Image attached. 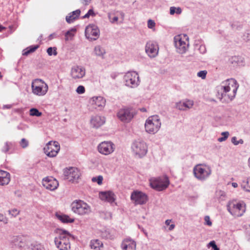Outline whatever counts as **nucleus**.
Instances as JSON below:
<instances>
[{"mask_svg": "<svg viewBox=\"0 0 250 250\" xmlns=\"http://www.w3.org/2000/svg\"><path fill=\"white\" fill-rule=\"evenodd\" d=\"M239 84L234 79L222 82L218 87V97L222 103H228L235 97Z\"/></svg>", "mask_w": 250, "mask_h": 250, "instance_id": "obj_1", "label": "nucleus"}, {"mask_svg": "<svg viewBox=\"0 0 250 250\" xmlns=\"http://www.w3.org/2000/svg\"><path fill=\"white\" fill-rule=\"evenodd\" d=\"M193 172L197 179L201 181H204L210 176L212 170L209 166L204 164H200L194 166Z\"/></svg>", "mask_w": 250, "mask_h": 250, "instance_id": "obj_2", "label": "nucleus"}, {"mask_svg": "<svg viewBox=\"0 0 250 250\" xmlns=\"http://www.w3.org/2000/svg\"><path fill=\"white\" fill-rule=\"evenodd\" d=\"M58 233L59 236L56 237L54 240L56 246L60 250H68L70 248L69 240L70 234L64 230H59Z\"/></svg>", "mask_w": 250, "mask_h": 250, "instance_id": "obj_3", "label": "nucleus"}, {"mask_svg": "<svg viewBox=\"0 0 250 250\" xmlns=\"http://www.w3.org/2000/svg\"><path fill=\"white\" fill-rule=\"evenodd\" d=\"M161 126V122L158 115L149 117L146 120L145 127L146 132L154 134L157 133Z\"/></svg>", "mask_w": 250, "mask_h": 250, "instance_id": "obj_4", "label": "nucleus"}, {"mask_svg": "<svg viewBox=\"0 0 250 250\" xmlns=\"http://www.w3.org/2000/svg\"><path fill=\"white\" fill-rule=\"evenodd\" d=\"M32 93L39 96L45 95L48 90L47 84L42 79H36L34 80L31 83Z\"/></svg>", "mask_w": 250, "mask_h": 250, "instance_id": "obj_5", "label": "nucleus"}, {"mask_svg": "<svg viewBox=\"0 0 250 250\" xmlns=\"http://www.w3.org/2000/svg\"><path fill=\"white\" fill-rule=\"evenodd\" d=\"M72 211L78 215L88 214L91 212L90 207L82 200H76L71 205Z\"/></svg>", "mask_w": 250, "mask_h": 250, "instance_id": "obj_6", "label": "nucleus"}, {"mask_svg": "<svg viewBox=\"0 0 250 250\" xmlns=\"http://www.w3.org/2000/svg\"><path fill=\"white\" fill-rule=\"evenodd\" d=\"M188 39L186 35H178L174 38L175 46L179 53L183 54L187 51L188 46Z\"/></svg>", "mask_w": 250, "mask_h": 250, "instance_id": "obj_7", "label": "nucleus"}, {"mask_svg": "<svg viewBox=\"0 0 250 250\" xmlns=\"http://www.w3.org/2000/svg\"><path fill=\"white\" fill-rule=\"evenodd\" d=\"M227 209L231 215L235 217H240L245 212L243 203L235 201L229 202L227 205Z\"/></svg>", "mask_w": 250, "mask_h": 250, "instance_id": "obj_8", "label": "nucleus"}, {"mask_svg": "<svg viewBox=\"0 0 250 250\" xmlns=\"http://www.w3.org/2000/svg\"><path fill=\"white\" fill-rule=\"evenodd\" d=\"M150 184L152 188L158 191H162L168 186L169 181L167 176L153 178L150 180Z\"/></svg>", "mask_w": 250, "mask_h": 250, "instance_id": "obj_9", "label": "nucleus"}, {"mask_svg": "<svg viewBox=\"0 0 250 250\" xmlns=\"http://www.w3.org/2000/svg\"><path fill=\"white\" fill-rule=\"evenodd\" d=\"M125 84L127 86L136 87L140 83L138 74L135 71H128L124 77Z\"/></svg>", "mask_w": 250, "mask_h": 250, "instance_id": "obj_10", "label": "nucleus"}, {"mask_svg": "<svg viewBox=\"0 0 250 250\" xmlns=\"http://www.w3.org/2000/svg\"><path fill=\"white\" fill-rule=\"evenodd\" d=\"M134 153L140 157L145 156L147 152V146L143 140H138L133 142L131 146Z\"/></svg>", "mask_w": 250, "mask_h": 250, "instance_id": "obj_11", "label": "nucleus"}, {"mask_svg": "<svg viewBox=\"0 0 250 250\" xmlns=\"http://www.w3.org/2000/svg\"><path fill=\"white\" fill-rule=\"evenodd\" d=\"M29 239L22 236H14L11 238L10 244L12 248L20 250H26Z\"/></svg>", "mask_w": 250, "mask_h": 250, "instance_id": "obj_12", "label": "nucleus"}, {"mask_svg": "<svg viewBox=\"0 0 250 250\" xmlns=\"http://www.w3.org/2000/svg\"><path fill=\"white\" fill-rule=\"evenodd\" d=\"M130 199L136 205H144L148 200V197L145 193L138 190H135L132 192Z\"/></svg>", "mask_w": 250, "mask_h": 250, "instance_id": "obj_13", "label": "nucleus"}, {"mask_svg": "<svg viewBox=\"0 0 250 250\" xmlns=\"http://www.w3.org/2000/svg\"><path fill=\"white\" fill-rule=\"evenodd\" d=\"M60 149L59 143L56 141H50L44 148L45 153L50 157H54L58 153Z\"/></svg>", "mask_w": 250, "mask_h": 250, "instance_id": "obj_14", "label": "nucleus"}, {"mask_svg": "<svg viewBox=\"0 0 250 250\" xmlns=\"http://www.w3.org/2000/svg\"><path fill=\"white\" fill-rule=\"evenodd\" d=\"M115 149V146L110 141H104L101 143L98 146V151L105 155L112 153Z\"/></svg>", "mask_w": 250, "mask_h": 250, "instance_id": "obj_15", "label": "nucleus"}, {"mask_svg": "<svg viewBox=\"0 0 250 250\" xmlns=\"http://www.w3.org/2000/svg\"><path fill=\"white\" fill-rule=\"evenodd\" d=\"M85 36L90 40H96L99 37L100 30L97 25L90 24L87 26L85 30Z\"/></svg>", "mask_w": 250, "mask_h": 250, "instance_id": "obj_16", "label": "nucleus"}, {"mask_svg": "<svg viewBox=\"0 0 250 250\" xmlns=\"http://www.w3.org/2000/svg\"><path fill=\"white\" fill-rule=\"evenodd\" d=\"M135 112L131 108H123L119 110L117 114L118 118L123 122H129L134 117Z\"/></svg>", "mask_w": 250, "mask_h": 250, "instance_id": "obj_17", "label": "nucleus"}, {"mask_svg": "<svg viewBox=\"0 0 250 250\" xmlns=\"http://www.w3.org/2000/svg\"><path fill=\"white\" fill-rule=\"evenodd\" d=\"M86 73L84 67L79 65H75L71 68L70 75L74 80H78L83 78Z\"/></svg>", "mask_w": 250, "mask_h": 250, "instance_id": "obj_18", "label": "nucleus"}, {"mask_svg": "<svg viewBox=\"0 0 250 250\" xmlns=\"http://www.w3.org/2000/svg\"><path fill=\"white\" fill-rule=\"evenodd\" d=\"M42 186L46 189L53 191L59 186L58 181L53 177H47L42 180Z\"/></svg>", "mask_w": 250, "mask_h": 250, "instance_id": "obj_19", "label": "nucleus"}, {"mask_svg": "<svg viewBox=\"0 0 250 250\" xmlns=\"http://www.w3.org/2000/svg\"><path fill=\"white\" fill-rule=\"evenodd\" d=\"M64 174L69 181L72 182L77 181L80 176V173L78 168L73 167L66 169Z\"/></svg>", "mask_w": 250, "mask_h": 250, "instance_id": "obj_20", "label": "nucleus"}, {"mask_svg": "<svg viewBox=\"0 0 250 250\" xmlns=\"http://www.w3.org/2000/svg\"><path fill=\"white\" fill-rule=\"evenodd\" d=\"M146 52L150 57H155L158 54V47L156 43L148 42L146 45Z\"/></svg>", "mask_w": 250, "mask_h": 250, "instance_id": "obj_21", "label": "nucleus"}, {"mask_svg": "<svg viewBox=\"0 0 250 250\" xmlns=\"http://www.w3.org/2000/svg\"><path fill=\"white\" fill-rule=\"evenodd\" d=\"M99 197L102 200L107 201L110 204H112L115 201V195L110 191L100 192Z\"/></svg>", "mask_w": 250, "mask_h": 250, "instance_id": "obj_22", "label": "nucleus"}, {"mask_svg": "<svg viewBox=\"0 0 250 250\" xmlns=\"http://www.w3.org/2000/svg\"><path fill=\"white\" fill-rule=\"evenodd\" d=\"M91 103L95 105V108L102 110L105 106V99L102 96H94L91 99Z\"/></svg>", "mask_w": 250, "mask_h": 250, "instance_id": "obj_23", "label": "nucleus"}, {"mask_svg": "<svg viewBox=\"0 0 250 250\" xmlns=\"http://www.w3.org/2000/svg\"><path fill=\"white\" fill-rule=\"evenodd\" d=\"M105 122L104 117L96 115L91 117L90 125L93 127L98 128L103 125Z\"/></svg>", "mask_w": 250, "mask_h": 250, "instance_id": "obj_24", "label": "nucleus"}, {"mask_svg": "<svg viewBox=\"0 0 250 250\" xmlns=\"http://www.w3.org/2000/svg\"><path fill=\"white\" fill-rule=\"evenodd\" d=\"M194 105V101L189 99H186L183 102H180L176 104V107L180 110L185 111L186 109H190Z\"/></svg>", "mask_w": 250, "mask_h": 250, "instance_id": "obj_25", "label": "nucleus"}, {"mask_svg": "<svg viewBox=\"0 0 250 250\" xmlns=\"http://www.w3.org/2000/svg\"><path fill=\"white\" fill-rule=\"evenodd\" d=\"M26 250H44V248L41 244L29 239Z\"/></svg>", "mask_w": 250, "mask_h": 250, "instance_id": "obj_26", "label": "nucleus"}, {"mask_svg": "<svg viewBox=\"0 0 250 250\" xmlns=\"http://www.w3.org/2000/svg\"><path fill=\"white\" fill-rule=\"evenodd\" d=\"M10 182V174L2 170H0V185H7Z\"/></svg>", "mask_w": 250, "mask_h": 250, "instance_id": "obj_27", "label": "nucleus"}, {"mask_svg": "<svg viewBox=\"0 0 250 250\" xmlns=\"http://www.w3.org/2000/svg\"><path fill=\"white\" fill-rule=\"evenodd\" d=\"M136 246V243L130 238H126L123 241L121 247L123 250H127L128 248H132Z\"/></svg>", "mask_w": 250, "mask_h": 250, "instance_id": "obj_28", "label": "nucleus"}, {"mask_svg": "<svg viewBox=\"0 0 250 250\" xmlns=\"http://www.w3.org/2000/svg\"><path fill=\"white\" fill-rule=\"evenodd\" d=\"M81 13L79 9L76 10L69 14L68 16L66 17V21L70 23L73 22L77 18H78Z\"/></svg>", "mask_w": 250, "mask_h": 250, "instance_id": "obj_29", "label": "nucleus"}, {"mask_svg": "<svg viewBox=\"0 0 250 250\" xmlns=\"http://www.w3.org/2000/svg\"><path fill=\"white\" fill-rule=\"evenodd\" d=\"M56 217L63 223H73L74 221V219L70 218L68 215L65 214H56Z\"/></svg>", "mask_w": 250, "mask_h": 250, "instance_id": "obj_30", "label": "nucleus"}, {"mask_svg": "<svg viewBox=\"0 0 250 250\" xmlns=\"http://www.w3.org/2000/svg\"><path fill=\"white\" fill-rule=\"evenodd\" d=\"M94 52L95 55L104 58V56L105 54V49L100 45H97L95 47Z\"/></svg>", "mask_w": 250, "mask_h": 250, "instance_id": "obj_31", "label": "nucleus"}, {"mask_svg": "<svg viewBox=\"0 0 250 250\" xmlns=\"http://www.w3.org/2000/svg\"><path fill=\"white\" fill-rule=\"evenodd\" d=\"M241 186L245 191L250 192V178L244 179L241 183Z\"/></svg>", "mask_w": 250, "mask_h": 250, "instance_id": "obj_32", "label": "nucleus"}, {"mask_svg": "<svg viewBox=\"0 0 250 250\" xmlns=\"http://www.w3.org/2000/svg\"><path fill=\"white\" fill-rule=\"evenodd\" d=\"M90 247L91 249L95 250H100V249L103 246L102 243L99 240H93L91 241Z\"/></svg>", "mask_w": 250, "mask_h": 250, "instance_id": "obj_33", "label": "nucleus"}, {"mask_svg": "<svg viewBox=\"0 0 250 250\" xmlns=\"http://www.w3.org/2000/svg\"><path fill=\"white\" fill-rule=\"evenodd\" d=\"M39 45L30 46L24 49L22 51V55L27 56L30 53L34 52L37 48H38Z\"/></svg>", "mask_w": 250, "mask_h": 250, "instance_id": "obj_34", "label": "nucleus"}, {"mask_svg": "<svg viewBox=\"0 0 250 250\" xmlns=\"http://www.w3.org/2000/svg\"><path fill=\"white\" fill-rule=\"evenodd\" d=\"M170 15H174L175 13H176L177 14H180L182 13V9L180 7H175L174 6H172L170 7Z\"/></svg>", "mask_w": 250, "mask_h": 250, "instance_id": "obj_35", "label": "nucleus"}, {"mask_svg": "<svg viewBox=\"0 0 250 250\" xmlns=\"http://www.w3.org/2000/svg\"><path fill=\"white\" fill-rule=\"evenodd\" d=\"M29 112L30 115L32 116L40 117L42 115V113L38 109L35 108L30 109Z\"/></svg>", "mask_w": 250, "mask_h": 250, "instance_id": "obj_36", "label": "nucleus"}, {"mask_svg": "<svg viewBox=\"0 0 250 250\" xmlns=\"http://www.w3.org/2000/svg\"><path fill=\"white\" fill-rule=\"evenodd\" d=\"M76 30L75 28H72L71 30L67 31L65 33V40H68L69 38H72L74 35V33Z\"/></svg>", "mask_w": 250, "mask_h": 250, "instance_id": "obj_37", "label": "nucleus"}, {"mask_svg": "<svg viewBox=\"0 0 250 250\" xmlns=\"http://www.w3.org/2000/svg\"><path fill=\"white\" fill-rule=\"evenodd\" d=\"M47 53L49 56H52V55L56 56L57 55V52L56 51V48L50 47L47 49Z\"/></svg>", "mask_w": 250, "mask_h": 250, "instance_id": "obj_38", "label": "nucleus"}, {"mask_svg": "<svg viewBox=\"0 0 250 250\" xmlns=\"http://www.w3.org/2000/svg\"><path fill=\"white\" fill-rule=\"evenodd\" d=\"M103 177L101 175H99L97 177H94L92 178V181L93 182H97L98 185H101L102 184Z\"/></svg>", "mask_w": 250, "mask_h": 250, "instance_id": "obj_39", "label": "nucleus"}, {"mask_svg": "<svg viewBox=\"0 0 250 250\" xmlns=\"http://www.w3.org/2000/svg\"><path fill=\"white\" fill-rule=\"evenodd\" d=\"M172 222V220L171 219H167L165 221V225L167 226H169L168 228V230L171 231L174 228H175V224L172 223L170 224Z\"/></svg>", "mask_w": 250, "mask_h": 250, "instance_id": "obj_40", "label": "nucleus"}, {"mask_svg": "<svg viewBox=\"0 0 250 250\" xmlns=\"http://www.w3.org/2000/svg\"><path fill=\"white\" fill-rule=\"evenodd\" d=\"M20 145L23 148H25L28 146V141L24 138H22L20 142Z\"/></svg>", "mask_w": 250, "mask_h": 250, "instance_id": "obj_41", "label": "nucleus"}, {"mask_svg": "<svg viewBox=\"0 0 250 250\" xmlns=\"http://www.w3.org/2000/svg\"><path fill=\"white\" fill-rule=\"evenodd\" d=\"M11 145V144L10 143L6 142L1 149V151L4 153L8 152L10 149Z\"/></svg>", "mask_w": 250, "mask_h": 250, "instance_id": "obj_42", "label": "nucleus"}, {"mask_svg": "<svg viewBox=\"0 0 250 250\" xmlns=\"http://www.w3.org/2000/svg\"><path fill=\"white\" fill-rule=\"evenodd\" d=\"M207 71L206 70L200 71L197 73V76L201 78L202 79H205L206 77Z\"/></svg>", "mask_w": 250, "mask_h": 250, "instance_id": "obj_43", "label": "nucleus"}, {"mask_svg": "<svg viewBox=\"0 0 250 250\" xmlns=\"http://www.w3.org/2000/svg\"><path fill=\"white\" fill-rule=\"evenodd\" d=\"M9 214H11L12 216L16 217L19 214L20 211L16 208L8 210Z\"/></svg>", "mask_w": 250, "mask_h": 250, "instance_id": "obj_44", "label": "nucleus"}, {"mask_svg": "<svg viewBox=\"0 0 250 250\" xmlns=\"http://www.w3.org/2000/svg\"><path fill=\"white\" fill-rule=\"evenodd\" d=\"M76 92L79 94H82L84 93L85 88L83 85H79L76 89Z\"/></svg>", "mask_w": 250, "mask_h": 250, "instance_id": "obj_45", "label": "nucleus"}, {"mask_svg": "<svg viewBox=\"0 0 250 250\" xmlns=\"http://www.w3.org/2000/svg\"><path fill=\"white\" fill-rule=\"evenodd\" d=\"M155 26V23L154 21L152 20H149L147 21V26L149 28L152 29Z\"/></svg>", "mask_w": 250, "mask_h": 250, "instance_id": "obj_46", "label": "nucleus"}, {"mask_svg": "<svg viewBox=\"0 0 250 250\" xmlns=\"http://www.w3.org/2000/svg\"><path fill=\"white\" fill-rule=\"evenodd\" d=\"M205 223V224L207 225L208 226H211L212 225V222L210 220V218L208 216H206L204 218Z\"/></svg>", "mask_w": 250, "mask_h": 250, "instance_id": "obj_47", "label": "nucleus"}, {"mask_svg": "<svg viewBox=\"0 0 250 250\" xmlns=\"http://www.w3.org/2000/svg\"><path fill=\"white\" fill-rule=\"evenodd\" d=\"M8 219L7 217L2 214H0V222H2L6 224L8 223Z\"/></svg>", "mask_w": 250, "mask_h": 250, "instance_id": "obj_48", "label": "nucleus"}, {"mask_svg": "<svg viewBox=\"0 0 250 250\" xmlns=\"http://www.w3.org/2000/svg\"><path fill=\"white\" fill-rule=\"evenodd\" d=\"M94 15V11L92 9H89L87 13L83 17V19L88 18L90 16H93Z\"/></svg>", "mask_w": 250, "mask_h": 250, "instance_id": "obj_49", "label": "nucleus"}, {"mask_svg": "<svg viewBox=\"0 0 250 250\" xmlns=\"http://www.w3.org/2000/svg\"><path fill=\"white\" fill-rule=\"evenodd\" d=\"M199 50L200 52L202 54H204L206 52V48L205 46L204 45H200Z\"/></svg>", "mask_w": 250, "mask_h": 250, "instance_id": "obj_50", "label": "nucleus"}, {"mask_svg": "<svg viewBox=\"0 0 250 250\" xmlns=\"http://www.w3.org/2000/svg\"><path fill=\"white\" fill-rule=\"evenodd\" d=\"M108 17H109L110 22L112 23H114L118 21V18L116 16L114 17L113 18H111V16L109 15Z\"/></svg>", "mask_w": 250, "mask_h": 250, "instance_id": "obj_51", "label": "nucleus"}, {"mask_svg": "<svg viewBox=\"0 0 250 250\" xmlns=\"http://www.w3.org/2000/svg\"><path fill=\"white\" fill-rule=\"evenodd\" d=\"M217 245H216V243L214 241H210L208 244V246H209V247H212V249H213L214 248H215Z\"/></svg>", "mask_w": 250, "mask_h": 250, "instance_id": "obj_52", "label": "nucleus"}, {"mask_svg": "<svg viewBox=\"0 0 250 250\" xmlns=\"http://www.w3.org/2000/svg\"><path fill=\"white\" fill-rule=\"evenodd\" d=\"M138 227L141 229V230L144 233L145 236L147 237L148 233L146 232V231L143 227H141L139 225H138Z\"/></svg>", "mask_w": 250, "mask_h": 250, "instance_id": "obj_53", "label": "nucleus"}, {"mask_svg": "<svg viewBox=\"0 0 250 250\" xmlns=\"http://www.w3.org/2000/svg\"><path fill=\"white\" fill-rule=\"evenodd\" d=\"M237 142H238V141H237V138L236 137H233L231 138V142L234 145H238Z\"/></svg>", "mask_w": 250, "mask_h": 250, "instance_id": "obj_54", "label": "nucleus"}, {"mask_svg": "<svg viewBox=\"0 0 250 250\" xmlns=\"http://www.w3.org/2000/svg\"><path fill=\"white\" fill-rule=\"evenodd\" d=\"M229 134L228 131L223 132L221 133V135H222L223 137L226 136V139L228 138Z\"/></svg>", "mask_w": 250, "mask_h": 250, "instance_id": "obj_55", "label": "nucleus"}, {"mask_svg": "<svg viewBox=\"0 0 250 250\" xmlns=\"http://www.w3.org/2000/svg\"><path fill=\"white\" fill-rule=\"evenodd\" d=\"M91 0H81L82 2L84 5H88Z\"/></svg>", "mask_w": 250, "mask_h": 250, "instance_id": "obj_56", "label": "nucleus"}, {"mask_svg": "<svg viewBox=\"0 0 250 250\" xmlns=\"http://www.w3.org/2000/svg\"><path fill=\"white\" fill-rule=\"evenodd\" d=\"M227 140L226 136L222 137L218 139V141L220 142H224Z\"/></svg>", "mask_w": 250, "mask_h": 250, "instance_id": "obj_57", "label": "nucleus"}, {"mask_svg": "<svg viewBox=\"0 0 250 250\" xmlns=\"http://www.w3.org/2000/svg\"><path fill=\"white\" fill-rule=\"evenodd\" d=\"M218 193L221 196H225V193L223 191H219L218 192Z\"/></svg>", "mask_w": 250, "mask_h": 250, "instance_id": "obj_58", "label": "nucleus"}, {"mask_svg": "<svg viewBox=\"0 0 250 250\" xmlns=\"http://www.w3.org/2000/svg\"><path fill=\"white\" fill-rule=\"evenodd\" d=\"M11 107V105H10V104L4 105L3 106V108L10 109Z\"/></svg>", "mask_w": 250, "mask_h": 250, "instance_id": "obj_59", "label": "nucleus"}, {"mask_svg": "<svg viewBox=\"0 0 250 250\" xmlns=\"http://www.w3.org/2000/svg\"><path fill=\"white\" fill-rule=\"evenodd\" d=\"M231 185L232 186L235 188L238 187V184L236 183H232Z\"/></svg>", "mask_w": 250, "mask_h": 250, "instance_id": "obj_60", "label": "nucleus"}, {"mask_svg": "<svg viewBox=\"0 0 250 250\" xmlns=\"http://www.w3.org/2000/svg\"><path fill=\"white\" fill-rule=\"evenodd\" d=\"M243 143H244V141H243V140L242 139H240L237 142L238 145H239V144H243Z\"/></svg>", "mask_w": 250, "mask_h": 250, "instance_id": "obj_61", "label": "nucleus"}, {"mask_svg": "<svg viewBox=\"0 0 250 250\" xmlns=\"http://www.w3.org/2000/svg\"><path fill=\"white\" fill-rule=\"evenodd\" d=\"M5 29V27L2 26L0 24V32L2 31L3 29Z\"/></svg>", "mask_w": 250, "mask_h": 250, "instance_id": "obj_62", "label": "nucleus"}, {"mask_svg": "<svg viewBox=\"0 0 250 250\" xmlns=\"http://www.w3.org/2000/svg\"><path fill=\"white\" fill-rule=\"evenodd\" d=\"M248 166L250 169V157L248 159Z\"/></svg>", "mask_w": 250, "mask_h": 250, "instance_id": "obj_63", "label": "nucleus"}, {"mask_svg": "<svg viewBox=\"0 0 250 250\" xmlns=\"http://www.w3.org/2000/svg\"><path fill=\"white\" fill-rule=\"evenodd\" d=\"M213 249V250H220V249L217 247V246L215 248H214Z\"/></svg>", "mask_w": 250, "mask_h": 250, "instance_id": "obj_64", "label": "nucleus"}]
</instances>
